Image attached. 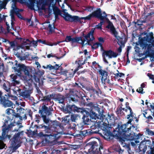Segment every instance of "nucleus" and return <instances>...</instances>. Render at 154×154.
<instances>
[{"mask_svg":"<svg viewBox=\"0 0 154 154\" xmlns=\"http://www.w3.org/2000/svg\"><path fill=\"white\" fill-rule=\"evenodd\" d=\"M8 123V121H6L2 126V136H0V139L1 140L4 141L7 139L10 140L11 145L13 147V150H16L20 146V143H21L20 136L22 135L23 131H22L15 134L11 139V135L6 134L9 131L11 130V128L13 127L16 125L18 126V129H14L13 130V131H18V129L23 127V126L21 125L22 123L20 122H11L10 124L6 126V124Z\"/></svg>","mask_w":154,"mask_h":154,"instance_id":"nucleus-1","label":"nucleus"},{"mask_svg":"<svg viewBox=\"0 0 154 154\" xmlns=\"http://www.w3.org/2000/svg\"><path fill=\"white\" fill-rule=\"evenodd\" d=\"M133 120L132 119H131L125 124H123L122 122H119L117 125V127L114 129L112 133L111 132L109 129V131H107L105 134V137L107 139V140H111L114 138H116L119 141L120 138L127 132L130 131V130L132 127L135 128L134 125L131 123Z\"/></svg>","mask_w":154,"mask_h":154,"instance_id":"nucleus-2","label":"nucleus"},{"mask_svg":"<svg viewBox=\"0 0 154 154\" xmlns=\"http://www.w3.org/2000/svg\"><path fill=\"white\" fill-rule=\"evenodd\" d=\"M15 63L14 65H13L12 69L15 72H17V73L15 74H12L10 75L12 81L11 85L13 86H15L20 83L19 81L17 80L18 78V76L24 80H26V81L29 79L27 78V76L31 77L32 76L30 73L31 69H30L29 67L26 66L22 63H18L17 60H15Z\"/></svg>","mask_w":154,"mask_h":154,"instance_id":"nucleus-3","label":"nucleus"},{"mask_svg":"<svg viewBox=\"0 0 154 154\" xmlns=\"http://www.w3.org/2000/svg\"><path fill=\"white\" fill-rule=\"evenodd\" d=\"M53 110L52 106H50L48 107L44 105L42 106L41 109L39 110V113L42 118L44 122L42 124L35 125V127L36 128L38 131H42L43 133L44 132L45 134H50V128L48 124L51 121V119L49 116L52 114V112Z\"/></svg>","mask_w":154,"mask_h":154,"instance_id":"nucleus-4","label":"nucleus"},{"mask_svg":"<svg viewBox=\"0 0 154 154\" xmlns=\"http://www.w3.org/2000/svg\"><path fill=\"white\" fill-rule=\"evenodd\" d=\"M108 15L105 11H102L100 8H97L96 10L93 11L88 15L87 18L91 19L94 18L100 20V23L103 24L106 21L108 23L106 28L109 29L110 33L116 38L117 37L118 32L112 23L110 21L107 17Z\"/></svg>","mask_w":154,"mask_h":154,"instance_id":"nucleus-5","label":"nucleus"},{"mask_svg":"<svg viewBox=\"0 0 154 154\" xmlns=\"http://www.w3.org/2000/svg\"><path fill=\"white\" fill-rule=\"evenodd\" d=\"M90 99L86 96H82L80 102L82 105L90 107V112L89 113L90 117L93 119H96L98 118V114L100 119L104 118L105 116L103 114L104 111L103 109L100 108L97 106H95L92 102H90L89 100Z\"/></svg>","mask_w":154,"mask_h":154,"instance_id":"nucleus-6","label":"nucleus"},{"mask_svg":"<svg viewBox=\"0 0 154 154\" xmlns=\"http://www.w3.org/2000/svg\"><path fill=\"white\" fill-rule=\"evenodd\" d=\"M27 133L32 136H35L38 138L41 139V143L43 146H45L49 144V143L54 140L55 138V136L53 134L52 135L47 134H44L42 131L38 132V130L36 129L34 131L31 129L27 130Z\"/></svg>","mask_w":154,"mask_h":154,"instance_id":"nucleus-7","label":"nucleus"},{"mask_svg":"<svg viewBox=\"0 0 154 154\" xmlns=\"http://www.w3.org/2000/svg\"><path fill=\"white\" fill-rule=\"evenodd\" d=\"M88 150L90 154H103L101 150H103L102 145H99L96 141H91L88 143L85 147Z\"/></svg>","mask_w":154,"mask_h":154,"instance_id":"nucleus-8","label":"nucleus"},{"mask_svg":"<svg viewBox=\"0 0 154 154\" xmlns=\"http://www.w3.org/2000/svg\"><path fill=\"white\" fill-rule=\"evenodd\" d=\"M95 28H92L91 30L88 32L87 35L83 33L82 36L84 38H83V37L80 36L82 39L79 41V44H81L82 46L85 45H87L91 46L92 45L91 42L95 39L94 36V33L95 30Z\"/></svg>","mask_w":154,"mask_h":154,"instance_id":"nucleus-9","label":"nucleus"},{"mask_svg":"<svg viewBox=\"0 0 154 154\" xmlns=\"http://www.w3.org/2000/svg\"><path fill=\"white\" fill-rule=\"evenodd\" d=\"M91 130L92 131L93 134H99V131L102 130L103 131V137L106 140H107V138L105 137V134L107 131H109V129L110 128L107 125H103L102 126L98 122H96L94 123V125L90 127Z\"/></svg>","mask_w":154,"mask_h":154,"instance_id":"nucleus-10","label":"nucleus"},{"mask_svg":"<svg viewBox=\"0 0 154 154\" xmlns=\"http://www.w3.org/2000/svg\"><path fill=\"white\" fill-rule=\"evenodd\" d=\"M130 131L127 132L122 138H120L119 142L123 147H126L127 148L129 147L130 144L127 143L125 142L128 140H134L135 133L130 130Z\"/></svg>","mask_w":154,"mask_h":154,"instance_id":"nucleus-11","label":"nucleus"},{"mask_svg":"<svg viewBox=\"0 0 154 154\" xmlns=\"http://www.w3.org/2000/svg\"><path fill=\"white\" fill-rule=\"evenodd\" d=\"M59 122L57 121H52L51 120V121L49 122L48 125L50 128L49 131L50 134H53L55 136V138L51 142L49 143V144L52 143H55L59 139L57 136L58 134L55 132L57 127L59 126Z\"/></svg>","mask_w":154,"mask_h":154,"instance_id":"nucleus-12","label":"nucleus"},{"mask_svg":"<svg viewBox=\"0 0 154 154\" xmlns=\"http://www.w3.org/2000/svg\"><path fill=\"white\" fill-rule=\"evenodd\" d=\"M63 16L61 15V16L66 21H69L71 22L81 23V19L88 20H91V19H88L87 18L88 17V15L85 17L80 18L77 16H72L69 14L67 12H65L64 14H63Z\"/></svg>","mask_w":154,"mask_h":154,"instance_id":"nucleus-13","label":"nucleus"},{"mask_svg":"<svg viewBox=\"0 0 154 154\" xmlns=\"http://www.w3.org/2000/svg\"><path fill=\"white\" fill-rule=\"evenodd\" d=\"M26 82V86L24 87L25 90H23L22 94H21V96L24 99L26 98L29 99L30 98V94L32 93V80L30 78Z\"/></svg>","mask_w":154,"mask_h":154,"instance_id":"nucleus-14","label":"nucleus"},{"mask_svg":"<svg viewBox=\"0 0 154 154\" xmlns=\"http://www.w3.org/2000/svg\"><path fill=\"white\" fill-rule=\"evenodd\" d=\"M154 39L153 37V33L152 32L147 34L145 36L142 38L139 41V43L140 47L143 49L144 48L147 46L148 44L147 42L149 43H151L152 40Z\"/></svg>","mask_w":154,"mask_h":154,"instance_id":"nucleus-15","label":"nucleus"},{"mask_svg":"<svg viewBox=\"0 0 154 154\" xmlns=\"http://www.w3.org/2000/svg\"><path fill=\"white\" fill-rule=\"evenodd\" d=\"M62 110L66 113H70L72 112H79L81 109L80 108H78L74 105H70L67 104L66 107L63 106L62 107Z\"/></svg>","mask_w":154,"mask_h":154,"instance_id":"nucleus-16","label":"nucleus"},{"mask_svg":"<svg viewBox=\"0 0 154 154\" xmlns=\"http://www.w3.org/2000/svg\"><path fill=\"white\" fill-rule=\"evenodd\" d=\"M16 109L17 112L14 113L15 118H19L20 120H22L23 118L25 120L27 119L26 110L21 107L17 108Z\"/></svg>","mask_w":154,"mask_h":154,"instance_id":"nucleus-17","label":"nucleus"},{"mask_svg":"<svg viewBox=\"0 0 154 154\" xmlns=\"http://www.w3.org/2000/svg\"><path fill=\"white\" fill-rule=\"evenodd\" d=\"M2 92L0 91V104H2L5 107L12 106L14 105L13 102L8 99H6L5 97L2 96ZM14 106H15L14 104Z\"/></svg>","mask_w":154,"mask_h":154,"instance_id":"nucleus-18","label":"nucleus"},{"mask_svg":"<svg viewBox=\"0 0 154 154\" xmlns=\"http://www.w3.org/2000/svg\"><path fill=\"white\" fill-rule=\"evenodd\" d=\"M98 72L100 75L101 82L102 83H104L105 82L107 81V78H109L108 72L104 69H100L99 70Z\"/></svg>","mask_w":154,"mask_h":154,"instance_id":"nucleus-19","label":"nucleus"},{"mask_svg":"<svg viewBox=\"0 0 154 154\" xmlns=\"http://www.w3.org/2000/svg\"><path fill=\"white\" fill-rule=\"evenodd\" d=\"M72 36L67 35L66 36L65 40L63 42H70L72 45H73L74 43H79L80 40L82 38L80 37H75V38H72Z\"/></svg>","mask_w":154,"mask_h":154,"instance_id":"nucleus-20","label":"nucleus"},{"mask_svg":"<svg viewBox=\"0 0 154 154\" xmlns=\"http://www.w3.org/2000/svg\"><path fill=\"white\" fill-rule=\"evenodd\" d=\"M79 126L78 125H76L72 121H71L70 122V123L66 126V128H68L69 130H72L73 131L75 132H76V131L79 132L82 129V126L80 128H79Z\"/></svg>","mask_w":154,"mask_h":154,"instance_id":"nucleus-21","label":"nucleus"},{"mask_svg":"<svg viewBox=\"0 0 154 154\" xmlns=\"http://www.w3.org/2000/svg\"><path fill=\"white\" fill-rule=\"evenodd\" d=\"M53 99L55 101H58L59 103L65 105L64 100L65 97L60 94H53Z\"/></svg>","mask_w":154,"mask_h":154,"instance_id":"nucleus-22","label":"nucleus"},{"mask_svg":"<svg viewBox=\"0 0 154 154\" xmlns=\"http://www.w3.org/2000/svg\"><path fill=\"white\" fill-rule=\"evenodd\" d=\"M118 54V53L115 52L111 50H104V52L102 53V56H107L109 58H112V57H116Z\"/></svg>","mask_w":154,"mask_h":154,"instance_id":"nucleus-23","label":"nucleus"},{"mask_svg":"<svg viewBox=\"0 0 154 154\" xmlns=\"http://www.w3.org/2000/svg\"><path fill=\"white\" fill-rule=\"evenodd\" d=\"M42 68L46 70L48 69L49 70H57L59 69H62V67L61 65L59 66V65L56 64L54 66H53L49 64L47 65L46 66H43Z\"/></svg>","mask_w":154,"mask_h":154,"instance_id":"nucleus-24","label":"nucleus"},{"mask_svg":"<svg viewBox=\"0 0 154 154\" xmlns=\"http://www.w3.org/2000/svg\"><path fill=\"white\" fill-rule=\"evenodd\" d=\"M105 116V118L103 119H100V116H98V118L97 119H103L106 118V120H107V122H108V123H110V124H113L115 122V115L114 114L112 113L111 115H109V113H108V117L107 118H106L105 116Z\"/></svg>","mask_w":154,"mask_h":154,"instance_id":"nucleus-25","label":"nucleus"},{"mask_svg":"<svg viewBox=\"0 0 154 154\" xmlns=\"http://www.w3.org/2000/svg\"><path fill=\"white\" fill-rule=\"evenodd\" d=\"M151 44H149L147 45V46L144 48V49L146 50L145 53L150 54V52L154 51V39L152 40Z\"/></svg>","mask_w":154,"mask_h":154,"instance_id":"nucleus-26","label":"nucleus"},{"mask_svg":"<svg viewBox=\"0 0 154 154\" xmlns=\"http://www.w3.org/2000/svg\"><path fill=\"white\" fill-rule=\"evenodd\" d=\"M146 144H143L141 143L140 144L139 146V151L140 152H142L143 153H144L146 152L147 148V146L146 145V144H149V145H151V142L150 140H147L146 141Z\"/></svg>","mask_w":154,"mask_h":154,"instance_id":"nucleus-27","label":"nucleus"},{"mask_svg":"<svg viewBox=\"0 0 154 154\" xmlns=\"http://www.w3.org/2000/svg\"><path fill=\"white\" fill-rule=\"evenodd\" d=\"M50 22H47V25H46L45 26L44 25V29L48 31L49 33L52 34L54 32L55 29H57L55 27L54 24L52 26V25L50 23L48 24Z\"/></svg>","mask_w":154,"mask_h":154,"instance_id":"nucleus-28","label":"nucleus"},{"mask_svg":"<svg viewBox=\"0 0 154 154\" xmlns=\"http://www.w3.org/2000/svg\"><path fill=\"white\" fill-rule=\"evenodd\" d=\"M89 112H90V111L89 112H88V113H86L87 116L84 115L83 116L82 118L83 122L85 125H89V123L91 121V119H93L91 118L89 115L88 114Z\"/></svg>","mask_w":154,"mask_h":154,"instance_id":"nucleus-29","label":"nucleus"},{"mask_svg":"<svg viewBox=\"0 0 154 154\" xmlns=\"http://www.w3.org/2000/svg\"><path fill=\"white\" fill-rule=\"evenodd\" d=\"M53 93L45 96H44L43 95L42 99H41V100L44 103L45 102V104H46V103L51 102V99H53ZM44 105L45 106V105ZM43 106H44V105Z\"/></svg>","mask_w":154,"mask_h":154,"instance_id":"nucleus-30","label":"nucleus"},{"mask_svg":"<svg viewBox=\"0 0 154 154\" xmlns=\"http://www.w3.org/2000/svg\"><path fill=\"white\" fill-rule=\"evenodd\" d=\"M91 94V95L94 96L95 95H96L97 96H100V95H101L102 94V92L99 87H98L96 89H95L93 87Z\"/></svg>","mask_w":154,"mask_h":154,"instance_id":"nucleus-31","label":"nucleus"},{"mask_svg":"<svg viewBox=\"0 0 154 154\" xmlns=\"http://www.w3.org/2000/svg\"><path fill=\"white\" fill-rule=\"evenodd\" d=\"M81 134L84 137H85L87 136H90L93 134L92 131L90 129L84 130L83 131H80Z\"/></svg>","mask_w":154,"mask_h":154,"instance_id":"nucleus-32","label":"nucleus"},{"mask_svg":"<svg viewBox=\"0 0 154 154\" xmlns=\"http://www.w3.org/2000/svg\"><path fill=\"white\" fill-rule=\"evenodd\" d=\"M48 154H60V151L58 149H56L51 147L47 149Z\"/></svg>","mask_w":154,"mask_h":154,"instance_id":"nucleus-33","label":"nucleus"},{"mask_svg":"<svg viewBox=\"0 0 154 154\" xmlns=\"http://www.w3.org/2000/svg\"><path fill=\"white\" fill-rule=\"evenodd\" d=\"M38 40L36 41H35L33 40L32 41H30L29 39H27L25 42L26 45H28V46L30 47L31 46V43H32L33 46L35 47L38 45Z\"/></svg>","mask_w":154,"mask_h":154,"instance_id":"nucleus-34","label":"nucleus"},{"mask_svg":"<svg viewBox=\"0 0 154 154\" xmlns=\"http://www.w3.org/2000/svg\"><path fill=\"white\" fill-rule=\"evenodd\" d=\"M11 113H12V119H9L10 120H12L13 119L15 118V116L14 113H15V111L14 109H12L11 108H8L6 110V113L8 115H10L11 114Z\"/></svg>","mask_w":154,"mask_h":154,"instance_id":"nucleus-35","label":"nucleus"},{"mask_svg":"<svg viewBox=\"0 0 154 154\" xmlns=\"http://www.w3.org/2000/svg\"><path fill=\"white\" fill-rule=\"evenodd\" d=\"M69 97L73 101H78V96L76 94H74L73 91H70L69 94Z\"/></svg>","mask_w":154,"mask_h":154,"instance_id":"nucleus-36","label":"nucleus"},{"mask_svg":"<svg viewBox=\"0 0 154 154\" xmlns=\"http://www.w3.org/2000/svg\"><path fill=\"white\" fill-rule=\"evenodd\" d=\"M3 88L7 92L9 93L10 92L11 86L9 84L4 83L3 85Z\"/></svg>","mask_w":154,"mask_h":154,"instance_id":"nucleus-37","label":"nucleus"},{"mask_svg":"<svg viewBox=\"0 0 154 154\" xmlns=\"http://www.w3.org/2000/svg\"><path fill=\"white\" fill-rule=\"evenodd\" d=\"M63 73V74L65 75L68 78H72L74 76V73L72 72H69L66 70L64 71Z\"/></svg>","mask_w":154,"mask_h":154,"instance_id":"nucleus-38","label":"nucleus"},{"mask_svg":"<svg viewBox=\"0 0 154 154\" xmlns=\"http://www.w3.org/2000/svg\"><path fill=\"white\" fill-rule=\"evenodd\" d=\"M125 111L126 112H127V109H125L124 108H122V106H120V107H118L117 108L116 113L117 114H121L123 112L122 110Z\"/></svg>","mask_w":154,"mask_h":154,"instance_id":"nucleus-39","label":"nucleus"},{"mask_svg":"<svg viewBox=\"0 0 154 154\" xmlns=\"http://www.w3.org/2000/svg\"><path fill=\"white\" fill-rule=\"evenodd\" d=\"M65 55V54H64L63 55L62 54V56L60 57H58V56H57L56 55V54H53L52 53H51V54H48L47 55V57L48 58H50L51 57H56L57 59H60L62 57H63Z\"/></svg>","mask_w":154,"mask_h":154,"instance_id":"nucleus-40","label":"nucleus"},{"mask_svg":"<svg viewBox=\"0 0 154 154\" xmlns=\"http://www.w3.org/2000/svg\"><path fill=\"white\" fill-rule=\"evenodd\" d=\"M14 7H12V8L13 9V10H12L11 11V18L12 20H14L15 19V17L14 16V14L15 13V10H17L18 9L16 7V6L15 4L14 5Z\"/></svg>","mask_w":154,"mask_h":154,"instance_id":"nucleus-41","label":"nucleus"},{"mask_svg":"<svg viewBox=\"0 0 154 154\" xmlns=\"http://www.w3.org/2000/svg\"><path fill=\"white\" fill-rule=\"evenodd\" d=\"M115 151L118 154H122L124 150L121 149L120 146H117L115 148Z\"/></svg>","mask_w":154,"mask_h":154,"instance_id":"nucleus-42","label":"nucleus"},{"mask_svg":"<svg viewBox=\"0 0 154 154\" xmlns=\"http://www.w3.org/2000/svg\"><path fill=\"white\" fill-rule=\"evenodd\" d=\"M53 11L54 14H61V11L57 7L53 8Z\"/></svg>","mask_w":154,"mask_h":154,"instance_id":"nucleus-43","label":"nucleus"},{"mask_svg":"<svg viewBox=\"0 0 154 154\" xmlns=\"http://www.w3.org/2000/svg\"><path fill=\"white\" fill-rule=\"evenodd\" d=\"M38 42L39 43H42L43 44H44L47 45H50L52 46L53 45V44H51L50 42H47L45 40H42L41 39H38Z\"/></svg>","mask_w":154,"mask_h":154,"instance_id":"nucleus-44","label":"nucleus"},{"mask_svg":"<svg viewBox=\"0 0 154 154\" xmlns=\"http://www.w3.org/2000/svg\"><path fill=\"white\" fill-rule=\"evenodd\" d=\"M23 90L18 88V89L15 91L16 94L18 97H20L22 94V92Z\"/></svg>","mask_w":154,"mask_h":154,"instance_id":"nucleus-45","label":"nucleus"},{"mask_svg":"<svg viewBox=\"0 0 154 154\" xmlns=\"http://www.w3.org/2000/svg\"><path fill=\"white\" fill-rule=\"evenodd\" d=\"M99 42H97L93 44V45H91V47L92 49H96L98 48L99 47Z\"/></svg>","mask_w":154,"mask_h":154,"instance_id":"nucleus-46","label":"nucleus"},{"mask_svg":"<svg viewBox=\"0 0 154 154\" xmlns=\"http://www.w3.org/2000/svg\"><path fill=\"white\" fill-rule=\"evenodd\" d=\"M15 55L20 60H25V57H23L21 55L20 53L17 52L15 54Z\"/></svg>","mask_w":154,"mask_h":154,"instance_id":"nucleus-47","label":"nucleus"},{"mask_svg":"<svg viewBox=\"0 0 154 154\" xmlns=\"http://www.w3.org/2000/svg\"><path fill=\"white\" fill-rule=\"evenodd\" d=\"M94 8L93 6H88L86 7L85 10L88 12H91L93 11Z\"/></svg>","mask_w":154,"mask_h":154,"instance_id":"nucleus-48","label":"nucleus"},{"mask_svg":"<svg viewBox=\"0 0 154 154\" xmlns=\"http://www.w3.org/2000/svg\"><path fill=\"white\" fill-rule=\"evenodd\" d=\"M27 7L31 9V10H34V3H29L27 4Z\"/></svg>","mask_w":154,"mask_h":154,"instance_id":"nucleus-49","label":"nucleus"},{"mask_svg":"<svg viewBox=\"0 0 154 154\" xmlns=\"http://www.w3.org/2000/svg\"><path fill=\"white\" fill-rule=\"evenodd\" d=\"M70 122H71L69 119H67L66 118V119H65L62 121V123L63 125H68L69 123H70Z\"/></svg>","mask_w":154,"mask_h":154,"instance_id":"nucleus-50","label":"nucleus"},{"mask_svg":"<svg viewBox=\"0 0 154 154\" xmlns=\"http://www.w3.org/2000/svg\"><path fill=\"white\" fill-rule=\"evenodd\" d=\"M143 89L141 87H139V89H137L136 90V91L139 93L141 94H143L145 93V92H143Z\"/></svg>","mask_w":154,"mask_h":154,"instance_id":"nucleus-51","label":"nucleus"},{"mask_svg":"<svg viewBox=\"0 0 154 154\" xmlns=\"http://www.w3.org/2000/svg\"><path fill=\"white\" fill-rule=\"evenodd\" d=\"M5 66L3 63H0V72H4Z\"/></svg>","mask_w":154,"mask_h":154,"instance_id":"nucleus-52","label":"nucleus"},{"mask_svg":"<svg viewBox=\"0 0 154 154\" xmlns=\"http://www.w3.org/2000/svg\"><path fill=\"white\" fill-rule=\"evenodd\" d=\"M77 117L76 116L74 115H72L71 116L70 119V121H72V122H75V121Z\"/></svg>","mask_w":154,"mask_h":154,"instance_id":"nucleus-53","label":"nucleus"},{"mask_svg":"<svg viewBox=\"0 0 154 154\" xmlns=\"http://www.w3.org/2000/svg\"><path fill=\"white\" fill-rule=\"evenodd\" d=\"M146 131L147 132V134L148 135L151 136L154 135V132L149 129H147L146 130Z\"/></svg>","mask_w":154,"mask_h":154,"instance_id":"nucleus-54","label":"nucleus"},{"mask_svg":"<svg viewBox=\"0 0 154 154\" xmlns=\"http://www.w3.org/2000/svg\"><path fill=\"white\" fill-rule=\"evenodd\" d=\"M78 66H77V67L75 69V70L74 72H76L77 71L79 70V69L82 68V65H81V64H80V63H79L78 62Z\"/></svg>","mask_w":154,"mask_h":154,"instance_id":"nucleus-55","label":"nucleus"},{"mask_svg":"<svg viewBox=\"0 0 154 154\" xmlns=\"http://www.w3.org/2000/svg\"><path fill=\"white\" fill-rule=\"evenodd\" d=\"M0 72V81L1 82L2 80H4L5 77L4 75L3 72Z\"/></svg>","mask_w":154,"mask_h":154,"instance_id":"nucleus-56","label":"nucleus"},{"mask_svg":"<svg viewBox=\"0 0 154 154\" xmlns=\"http://www.w3.org/2000/svg\"><path fill=\"white\" fill-rule=\"evenodd\" d=\"M87 60V58L85 57L84 60H78V62L80 63L81 65H84L86 61Z\"/></svg>","mask_w":154,"mask_h":154,"instance_id":"nucleus-57","label":"nucleus"},{"mask_svg":"<svg viewBox=\"0 0 154 154\" xmlns=\"http://www.w3.org/2000/svg\"><path fill=\"white\" fill-rule=\"evenodd\" d=\"M15 13L16 14V15L19 18H21L22 19H23V18H22V16L21 14L18 11H15Z\"/></svg>","mask_w":154,"mask_h":154,"instance_id":"nucleus-58","label":"nucleus"},{"mask_svg":"<svg viewBox=\"0 0 154 154\" xmlns=\"http://www.w3.org/2000/svg\"><path fill=\"white\" fill-rule=\"evenodd\" d=\"M131 117L132 118L131 119H133V117H134V115H133V113H130V114H128L127 116V119H129V120L130 119V117Z\"/></svg>","mask_w":154,"mask_h":154,"instance_id":"nucleus-59","label":"nucleus"},{"mask_svg":"<svg viewBox=\"0 0 154 154\" xmlns=\"http://www.w3.org/2000/svg\"><path fill=\"white\" fill-rule=\"evenodd\" d=\"M142 135V134L140 133H139L137 134L135 133L134 140L139 139L140 137Z\"/></svg>","mask_w":154,"mask_h":154,"instance_id":"nucleus-60","label":"nucleus"},{"mask_svg":"<svg viewBox=\"0 0 154 154\" xmlns=\"http://www.w3.org/2000/svg\"><path fill=\"white\" fill-rule=\"evenodd\" d=\"M147 75L149 77L150 79L154 80V75L148 73Z\"/></svg>","mask_w":154,"mask_h":154,"instance_id":"nucleus-61","label":"nucleus"},{"mask_svg":"<svg viewBox=\"0 0 154 154\" xmlns=\"http://www.w3.org/2000/svg\"><path fill=\"white\" fill-rule=\"evenodd\" d=\"M98 39L100 42L99 43H101L102 44L103 43L105 42L104 38L102 37H99Z\"/></svg>","mask_w":154,"mask_h":154,"instance_id":"nucleus-62","label":"nucleus"},{"mask_svg":"<svg viewBox=\"0 0 154 154\" xmlns=\"http://www.w3.org/2000/svg\"><path fill=\"white\" fill-rule=\"evenodd\" d=\"M18 1L21 3H24V1H25V0H12V2L14 3L17 2Z\"/></svg>","mask_w":154,"mask_h":154,"instance_id":"nucleus-63","label":"nucleus"},{"mask_svg":"<svg viewBox=\"0 0 154 154\" xmlns=\"http://www.w3.org/2000/svg\"><path fill=\"white\" fill-rule=\"evenodd\" d=\"M32 113H33V112H32V111L31 110H29L28 111V113L27 114H26V115H29L30 117H31V118H32Z\"/></svg>","mask_w":154,"mask_h":154,"instance_id":"nucleus-64","label":"nucleus"}]
</instances>
